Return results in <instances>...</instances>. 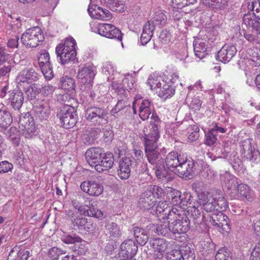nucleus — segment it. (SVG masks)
<instances>
[{"mask_svg": "<svg viewBox=\"0 0 260 260\" xmlns=\"http://www.w3.org/2000/svg\"><path fill=\"white\" fill-rule=\"evenodd\" d=\"M170 216L169 222L173 237L176 238V235L185 233L189 230L190 225L189 217L181 208L175 210L174 213H172Z\"/></svg>", "mask_w": 260, "mask_h": 260, "instance_id": "nucleus-1", "label": "nucleus"}, {"mask_svg": "<svg viewBox=\"0 0 260 260\" xmlns=\"http://www.w3.org/2000/svg\"><path fill=\"white\" fill-rule=\"evenodd\" d=\"M198 204H199L201 209L203 208L207 212L224 211L228 206L227 201L224 196L213 197L209 194H201Z\"/></svg>", "mask_w": 260, "mask_h": 260, "instance_id": "nucleus-2", "label": "nucleus"}, {"mask_svg": "<svg viewBox=\"0 0 260 260\" xmlns=\"http://www.w3.org/2000/svg\"><path fill=\"white\" fill-rule=\"evenodd\" d=\"M76 42L72 37L67 38L63 44H59L56 47V53L62 64L74 61L76 59Z\"/></svg>", "mask_w": 260, "mask_h": 260, "instance_id": "nucleus-3", "label": "nucleus"}, {"mask_svg": "<svg viewBox=\"0 0 260 260\" xmlns=\"http://www.w3.org/2000/svg\"><path fill=\"white\" fill-rule=\"evenodd\" d=\"M164 191L159 186L151 185L141 195L139 204L141 208L150 210L156 203V199H160L164 196Z\"/></svg>", "mask_w": 260, "mask_h": 260, "instance_id": "nucleus-4", "label": "nucleus"}, {"mask_svg": "<svg viewBox=\"0 0 260 260\" xmlns=\"http://www.w3.org/2000/svg\"><path fill=\"white\" fill-rule=\"evenodd\" d=\"M56 116L62 126L67 129L73 127L77 122L76 110L74 107L68 105L57 110Z\"/></svg>", "mask_w": 260, "mask_h": 260, "instance_id": "nucleus-5", "label": "nucleus"}, {"mask_svg": "<svg viewBox=\"0 0 260 260\" xmlns=\"http://www.w3.org/2000/svg\"><path fill=\"white\" fill-rule=\"evenodd\" d=\"M96 68L94 66L88 65L79 68L77 78L80 83V89L88 90L93 86V80L96 75Z\"/></svg>", "mask_w": 260, "mask_h": 260, "instance_id": "nucleus-6", "label": "nucleus"}, {"mask_svg": "<svg viewBox=\"0 0 260 260\" xmlns=\"http://www.w3.org/2000/svg\"><path fill=\"white\" fill-rule=\"evenodd\" d=\"M44 37L42 29L38 26L27 29L21 37L22 44L27 48L36 47L39 43L44 40Z\"/></svg>", "mask_w": 260, "mask_h": 260, "instance_id": "nucleus-7", "label": "nucleus"}, {"mask_svg": "<svg viewBox=\"0 0 260 260\" xmlns=\"http://www.w3.org/2000/svg\"><path fill=\"white\" fill-rule=\"evenodd\" d=\"M107 114L105 108L91 106L85 110L84 117L92 124L99 126L107 122Z\"/></svg>", "mask_w": 260, "mask_h": 260, "instance_id": "nucleus-8", "label": "nucleus"}, {"mask_svg": "<svg viewBox=\"0 0 260 260\" xmlns=\"http://www.w3.org/2000/svg\"><path fill=\"white\" fill-rule=\"evenodd\" d=\"M67 215L73 225L74 229L78 230L81 233L90 232L92 231V223L77 211L69 210Z\"/></svg>", "mask_w": 260, "mask_h": 260, "instance_id": "nucleus-9", "label": "nucleus"}, {"mask_svg": "<svg viewBox=\"0 0 260 260\" xmlns=\"http://www.w3.org/2000/svg\"><path fill=\"white\" fill-rule=\"evenodd\" d=\"M19 125L20 131L25 138L30 139L38 134L34 118L29 112L20 115Z\"/></svg>", "mask_w": 260, "mask_h": 260, "instance_id": "nucleus-10", "label": "nucleus"}, {"mask_svg": "<svg viewBox=\"0 0 260 260\" xmlns=\"http://www.w3.org/2000/svg\"><path fill=\"white\" fill-rule=\"evenodd\" d=\"M252 140L246 139L241 141L239 144V150L242 156L251 162L257 164L260 161L258 150L252 145Z\"/></svg>", "mask_w": 260, "mask_h": 260, "instance_id": "nucleus-11", "label": "nucleus"}, {"mask_svg": "<svg viewBox=\"0 0 260 260\" xmlns=\"http://www.w3.org/2000/svg\"><path fill=\"white\" fill-rule=\"evenodd\" d=\"M175 173L182 178H192L196 171L195 164L192 160H189L187 155H184Z\"/></svg>", "mask_w": 260, "mask_h": 260, "instance_id": "nucleus-12", "label": "nucleus"}, {"mask_svg": "<svg viewBox=\"0 0 260 260\" xmlns=\"http://www.w3.org/2000/svg\"><path fill=\"white\" fill-rule=\"evenodd\" d=\"M135 161L132 156H125L121 158L119 162V167L117 169L118 176L123 180L129 178L131 169L134 167Z\"/></svg>", "mask_w": 260, "mask_h": 260, "instance_id": "nucleus-13", "label": "nucleus"}, {"mask_svg": "<svg viewBox=\"0 0 260 260\" xmlns=\"http://www.w3.org/2000/svg\"><path fill=\"white\" fill-rule=\"evenodd\" d=\"M222 212L218 211L210 215L209 221L214 226L226 232L230 230L229 219Z\"/></svg>", "mask_w": 260, "mask_h": 260, "instance_id": "nucleus-14", "label": "nucleus"}, {"mask_svg": "<svg viewBox=\"0 0 260 260\" xmlns=\"http://www.w3.org/2000/svg\"><path fill=\"white\" fill-rule=\"evenodd\" d=\"M145 153L148 162L153 166H157L163 162L159 159L160 153L158 150L157 144H144Z\"/></svg>", "mask_w": 260, "mask_h": 260, "instance_id": "nucleus-15", "label": "nucleus"}, {"mask_svg": "<svg viewBox=\"0 0 260 260\" xmlns=\"http://www.w3.org/2000/svg\"><path fill=\"white\" fill-rule=\"evenodd\" d=\"M144 144H157L159 138L158 124L151 121L148 127L145 126L143 129Z\"/></svg>", "mask_w": 260, "mask_h": 260, "instance_id": "nucleus-16", "label": "nucleus"}, {"mask_svg": "<svg viewBox=\"0 0 260 260\" xmlns=\"http://www.w3.org/2000/svg\"><path fill=\"white\" fill-rule=\"evenodd\" d=\"M120 248L119 257L124 259L133 258L138 251V246L132 239L124 241L120 245Z\"/></svg>", "mask_w": 260, "mask_h": 260, "instance_id": "nucleus-17", "label": "nucleus"}, {"mask_svg": "<svg viewBox=\"0 0 260 260\" xmlns=\"http://www.w3.org/2000/svg\"><path fill=\"white\" fill-rule=\"evenodd\" d=\"M231 197L234 199L246 200L248 201L253 200V192L247 184L239 183L236 189L232 191Z\"/></svg>", "mask_w": 260, "mask_h": 260, "instance_id": "nucleus-18", "label": "nucleus"}, {"mask_svg": "<svg viewBox=\"0 0 260 260\" xmlns=\"http://www.w3.org/2000/svg\"><path fill=\"white\" fill-rule=\"evenodd\" d=\"M149 245L150 248L154 251L153 257L155 259L161 258L168 246L167 241L161 238H156L150 241Z\"/></svg>", "mask_w": 260, "mask_h": 260, "instance_id": "nucleus-19", "label": "nucleus"}, {"mask_svg": "<svg viewBox=\"0 0 260 260\" xmlns=\"http://www.w3.org/2000/svg\"><path fill=\"white\" fill-rule=\"evenodd\" d=\"M81 190L91 196L98 197L103 191V186L92 180L85 181L81 183Z\"/></svg>", "mask_w": 260, "mask_h": 260, "instance_id": "nucleus-20", "label": "nucleus"}, {"mask_svg": "<svg viewBox=\"0 0 260 260\" xmlns=\"http://www.w3.org/2000/svg\"><path fill=\"white\" fill-rule=\"evenodd\" d=\"M186 153H179L172 151L167 155L165 162L167 168L171 171L175 172L179 165L180 164V159Z\"/></svg>", "mask_w": 260, "mask_h": 260, "instance_id": "nucleus-21", "label": "nucleus"}, {"mask_svg": "<svg viewBox=\"0 0 260 260\" xmlns=\"http://www.w3.org/2000/svg\"><path fill=\"white\" fill-rule=\"evenodd\" d=\"M237 51L234 45L225 44L218 52L216 59L223 63L228 62L235 56Z\"/></svg>", "mask_w": 260, "mask_h": 260, "instance_id": "nucleus-22", "label": "nucleus"}, {"mask_svg": "<svg viewBox=\"0 0 260 260\" xmlns=\"http://www.w3.org/2000/svg\"><path fill=\"white\" fill-rule=\"evenodd\" d=\"M178 208L175 207H170L166 202H159L156 207L155 213L158 218L160 219L169 220L171 214L175 212V210Z\"/></svg>", "mask_w": 260, "mask_h": 260, "instance_id": "nucleus-23", "label": "nucleus"}, {"mask_svg": "<svg viewBox=\"0 0 260 260\" xmlns=\"http://www.w3.org/2000/svg\"><path fill=\"white\" fill-rule=\"evenodd\" d=\"M103 153L104 151L100 148H91L85 153L86 159L90 166L95 168V166L99 163L102 158Z\"/></svg>", "mask_w": 260, "mask_h": 260, "instance_id": "nucleus-24", "label": "nucleus"}, {"mask_svg": "<svg viewBox=\"0 0 260 260\" xmlns=\"http://www.w3.org/2000/svg\"><path fill=\"white\" fill-rule=\"evenodd\" d=\"M39 79V76L35 70L32 68L26 69L20 72L16 78L18 84L31 83Z\"/></svg>", "mask_w": 260, "mask_h": 260, "instance_id": "nucleus-25", "label": "nucleus"}, {"mask_svg": "<svg viewBox=\"0 0 260 260\" xmlns=\"http://www.w3.org/2000/svg\"><path fill=\"white\" fill-rule=\"evenodd\" d=\"M114 158L111 152L103 153L98 164L95 166V169L98 172H103L111 169L114 164Z\"/></svg>", "mask_w": 260, "mask_h": 260, "instance_id": "nucleus-26", "label": "nucleus"}, {"mask_svg": "<svg viewBox=\"0 0 260 260\" xmlns=\"http://www.w3.org/2000/svg\"><path fill=\"white\" fill-rule=\"evenodd\" d=\"M8 103L15 110L19 111L24 101L23 92L19 90L9 92Z\"/></svg>", "mask_w": 260, "mask_h": 260, "instance_id": "nucleus-27", "label": "nucleus"}, {"mask_svg": "<svg viewBox=\"0 0 260 260\" xmlns=\"http://www.w3.org/2000/svg\"><path fill=\"white\" fill-rule=\"evenodd\" d=\"M105 228L106 234L109 235V238L112 240L116 241L117 238H120L122 235V229L116 222L106 220Z\"/></svg>", "mask_w": 260, "mask_h": 260, "instance_id": "nucleus-28", "label": "nucleus"}, {"mask_svg": "<svg viewBox=\"0 0 260 260\" xmlns=\"http://www.w3.org/2000/svg\"><path fill=\"white\" fill-rule=\"evenodd\" d=\"M220 180L224 183L225 188L228 190V193L232 196V192L236 189L240 180L236 177L226 172L220 177Z\"/></svg>", "mask_w": 260, "mask_h": 260, "instance_id": "nucleus-29", "label": "nucleus"}, {"mask_svg": "<svg viewBox=\"0 0 260 260\" xmlns=\"http://www.w3.org/2000/svg\"><path fill=\"white\" fill-rule=\"evenodd\" d=\"M88 12L91 17L98 19L106 20L111 18V14L109 11L96 5L89 6Z\"/></svg>", "mask_w": 260, "mask_h": 260, "instance_id": "nucleus-30", "label": "nucleus"}, {"mask_svg": "<svg viewBox=\"0 0 260 260\" xmlns=\"http://www.w3.org/2000/svg\"><path fill=\"white\" fill-rule=\"evenodd\" d=\"M254 18L251 13L248 12L243 16L242 24L251 28L254 34L258 35L260 34V22Z\"/></svg>", "mask_w": 260, "mask_h": 260, "instance_id": "nucleus-31", "label": "nucleus"}, {"mask_svg": "<svg viewBox=\"0 0 260 260\" xmlns=\"http://www.w3.org/2000/svg\"><path fill=\"white\" fill-rule=\"evenodd\" d=\"M35 116L41 121L47 120L50 115V109L48 104L44 102L34 107Z\"/></svg>", "mask_w": 260, "mask_h": 260, "instance_id": "nucleus-32", "label": "nucleus"}, {"mask_svg": "<svg viewBox=\"0 0 260 260\" xmlns=\"http://www.w3.org/2000/svg\"><path fill=\"white\" fill-rule=\"evenodd\" d=\"M13 121L11 113L3 105H0V129L5 131L12 124Z\"/></svg>", "mask_w": 260, "mask_h": 260, "instance_id": "nucleus-33", "label": "nucleus"}, {"mask_svg": "<svg viewBox=\"0 0 260 260\" xmlns=\"http://www.w3.org/2000/svg\"><path fill=\"white\" fill-rule=\"evenodd\" d=\"M193 45L194 54L200 59L204 58L209 54V50H208L207 45L203 40L196 39L193 41Z\"/></svg>", "mask_w": 260, "mask_h": 260, "instance_id": "nucleus-34", "label": "nucleus"}, {"mask_svg": "<svg viewBox=\"0 0 260 260\" xmlns=\"http://www.w3.org/2000/svg\"><path fill=\"white\" fill-rule=\"evenodd\" d=\"M131 103L129 98L118 99L117 104L111 111L112 115H115L119 112H126L131 109Z\"/></svg>", "mask_w": 260, "mask_h": 260, "instance_id": "nucleus-35", "label": "nucleus"}, {"mask_svg": "<svg viewBox=\"0 0 260 260\" xmlns=\"http://www.w3.org/2000/svg\"><path fill=\"white\" fill-rule=\"evenodd\" d=\"M150 229L153 228V230L155 233L158 235H161L164 236H173L172 235V230L171 229V224L169 222L164 221L158 223L157 225H155L154 224H150Z\"/></svg>", "mask_w": 260, "mask_h": 260, "instance_id": "nucleus-36", "label": "nucleus"}, {"mask_svg": "<svg viewBox=\"0 0 260 260\" xmlns=\"http://www.w3.org/2000/svg\"><path fill=\"white\" fill-rule=\"evenodd\" d=\"M161 84L162 86L158 91L160 98L166 99L174 94L175 89L172 84L167 83L164 80H162Z\"/></svg>", "mask_w": 260, "mask_h": 260, "instance_id": "nucleus-37", "label": "nucleus"}, {"mask_svg": "<svg viewBox=\"0 0 260 260\" xmlns=\"http://www.w3.org/2000/svg\"><path fill=\"white\" fill-rule=\"evenodd\" d=\"M133 230L134 235L137 243L142 246L144 245L148 240V235L147 231L138 226L134 227Z\"/></svg>", "mask_w": 260, "mask_h": 260, "instance_id": "nucleus-38", "label": "nucleus"}, {"mask_svg": "<svg viewBox=\"0 0 260 260\" xmlns=\"http://www.w3.org/2000/svg\"><path fill=\"white\" fill-rule=\"evenodd\" d=\"M200 207L199 204L197 206H190L187 211L188 216L192 218L193 219L194 224H199L203 220L201 217V211L199 209Z\"/></svg>", "mask_w": 260, "mask_h": 260, "instance_id": "nucleus-39", "label": "nucleus"}, {"mask_svg": "<svg viewBox=\"0 0 260 260\" xmlns=\"http://www.w3.org/2000/svg\"><path fill=\"white\" fill-rule=\"evenodd\" d=\"M207 7L215 10H223L227 6L228 0H203Z\"/></svg>", "mask_w": 260, "mask_h": 260, "instance_id": "nucleus-40", "label": "nucleus"}, {"mask_svg": "<svg viewBox=\"0 0 260 260\" xmlns=\"http://www.w3.org/2000/svg\"><path fill=\"white\" fill-rule=\"evenodd\" d=\"M182 260H194L195 253L194 250L189 245L186 244L180 247Z\"/></svg>", "mask_w": 260, "mask_h": 260, "instance_id": "nucleus-41", "label": "nucleus"}, {"mask_svg": "<svg viewBox=\"0 0 260 260\" xmlns=\"http://www.w3.org/2000/svg\"><path fill=\"white\" fill-rule=\"evenodd\" d=\"M26 98L28 100H32L41 92V88L36 84H33L31 86L24 89Z\"/></svg>", "mask_w": 260, "mask_h": 260, "instance_id": "nucleus-42", "label": "nucleus"}, {"mask_svg": "<svg viewBox=\"0 0 260 260\" xmlns=\"http://www.w3.org/2000/svg\"><path fill=\"white\" fill-rule=\"evenodd\" d=\"M62 241L67 244H74L75 245L79 242L82 241V239L75 233L64 235L62 237Z\"/></svg>", "mask_w": 260, "mask_h": 260, "instance_id": "nucleus-43", "label": "nucleus"}, {"mask_svg": "<svg viewBox=\"0 0 260 260\" xmlns=\"http://www.w3.org/2000/svg\"><path fill=\"white\" fill-rule=\"evenodd\" d=\"M87 209L84 210V212L86 213L87 216L99 219H102L104 217L103 212L93 205L91 204L89 206H87Z\"/></svg>", "mask_w": 260, "mask_h": 260, "instance_id": "nucleus-44", "label": "nucleus"}, {"mask_svg": "<svg viewBox=\"0 0 260 260\" xmlns=\"http://www.w3.org/2000/svg\"><path fill=\"white\" fill-rule=\"evenodd\" d=\"M60 87L63 89L72 90L73 89L75 86L74 79L72 78L67 76H64L60 79Z\"/></svg>", "mask_w": 260, "mask_h": 260, "instance_id": "nucleus-45", "label": "nucleus"}, {"mask_svg": "<svg viewBox=\"0 0 260 260\" xmlns=\"http://www.w3.org/2000/svg\"><path fill=\"white\" fill-rule=\"evenodd\" d=\"M167 17L164 12L161 10L156 11L153 18V20L151 22L155 26L160 27L163 23H165Z\"/></svg>", "mask_w": 260, "mask_h": 260, "instance_id": "nucleus-46", "label": "nucleus"}, {"mask_svg": "<svg viewBox=\"0 0 260 260\" xmlns=\"http://www.w3.org/2000/svg\"><path fill=\"white\" fill-rule=\"evenodd\" d=\"M87 244V242L82 239V241L73 246L72 250L78 255H84L88 250Z\"/></svg>", "mask_w": 260, "mask_h": 260, "instance_id": "nucleus-47", "label": "nucleus"}, {"mask_svg": "<svg viewBox=\"0 0 260 260\" xmlns=\"http://www.w3.org/2000/svg\"><path fill=\"white\" fill-rule=\"evenodd\" d=\"M215 260H232V253L228 249H220L215 256Z\"/></svg>", "mask_w": 260, "mask_h": 260, "instance_id": "nucleus-48", "label": "nucleus"}, {"mask_svg": "<svg viewBox=\"0 0 260 260\" xmlns=\"http://www.w3.org/2000/svg\"><path fill=\"white\" fill-rule=\"evenodd\" d=\"M154 170L155 174L158 179L162 181H167L170 178L164 166H161V164L155 166Z\"/></svg>", "mask_w": 260, "mask_h": 260, "instance_id": "nucleus-49", "label": "nucleus"}, {"mask_svg": "<svg viewBox=\"0 0 260 260\" xmlns=\"http://www.w3.org/2000/svg\"><path fill=\"white\" fill-rule=\"evenodd\" d=\"M111 27V24L101 23L98 24L95 28V31L98 32L99 35L108 38Z\"/></svg>", "mask_w": 260, "mask_h": 260, "instance_id": "nucleus-50", "label": "nucleus"}, {"mask_svg": "<svg viewBox=\"0 0 260 260\" xmlns=\"http://www.w3.org/2000/svg\"><path fill=\"white\" fill-rule=\"evenodd\" d=\"M248 8L250 11H253L252 13L255 18L260 20V0L253 1L251 4H249Z\"/></svg>", "mask_w": 260, "mask_h": 260, "instance_id": "nucleus-51", "label": "nucleus"}, {"mask_svg": "<svg viewBox=\"0 0 260 260\" xmlns=\"http://www.w3.org/2000/svg\"><path fill=\"white\" fill-rule=\"evenodd\" d=\"M112 89L115 90L117 94L119 96V99L128 98L126 89L124 88L121 84L113 83L111 85Z\"/></svg>", "mask_w": 260, "mask_h": 260, "instance_id": "nucleus-52", "label": "nucleus"}, {"mask_svg": "<svg viewBox=\"0 0 260 260\" xmlns=\"http://www.w3.org/2000/svg\"><path fill=\"white\" fill-rule=\"evenodd\" d=\"M214 132L210 129L205 133V143L207 145L211 146L216 143L217 139Z\"/></svg>", "mask_w": 260, "mask_h": 260, "instance_id": "nucleus-53", "label": "nucleus"}, {"mask_svg": "<svg viewBox=\"0 0 260 260\" xmlns=\"http://www.w3.org/2000/svg\"><path fill=\"white\" fill-rule=\"evenodd\" d=\"M162 80H163L161 79V77H157L156 78L149 77L147 84H149L151 90L156 88L160 89L162 86Z\"/></svg>", "mask_w": 260, "mask_h": 260, "instance_id": "nucleus-54", "label": "nucleus"}, {"mask_svg": "<svg viewBox=\"0 0 260 260\" xmlns=\"http://www.w3.org/2000/svg\"><path fill=\"white\" fill-rule=\"evenodd\" d=\"M108 38L116 39L119 41H121L122 39V34L120 29L112 25Z\"/></svg>", "mask_w": 260, "mask_h": 260, "instance_id": "nucleus-55", "label": "nucleus"}, {"mask_svg": "<svg viewBox=\"0 0 260 260\" xmlns=\"http://www.w3.org/2000/svg\"><path fill=\"white\" fill-rule=\"evenodd\" d=\"M38 60L40 68H43L47 64H50V56L48 52L41 53L38 57Z\"/></svg>", "mask_w": 260, "mask_h": 260, "instance_id": "nucleus-56", "label": "nucleus"}, {"mask_svg": "<svg viewBox=\"0 0 260 260\" xmlns=\"http://www.w3.org/2000/svg\"><path fill=\"white\" fill-rule=\"evenodd\" d=\"M109 8L113 11L122 12L125 10L126 7L122 1H114Z\"/></svg>", "mask_w": 260, "mask_h": 260, "instance_id": "nucleus-57", "label": "nucleus"}, {"mask_svg": "<svg viewBox=\"0 0 260 260\" xmlns=\"http://www.w3.org/2000/svg\"><path fill=\"white\" fill-rule=\"evenodd\" d=\"M41 69L46 79L50 80L53 77L54 74L51 64H47Z\"/></svg>", "mask_w": 260, "mask_h": 260, "instance_id": "nucleus-58", "label": "nucleus"}, {"mask_svg": "<svg viewBox=\"0 0 260 260\" xmlns=\"http://www.w3.org/2000/svg\"><path fill=\"white\" fill-rule=\"evenodd\" d=\"M62 252L60 249L54 247L50 249L48 255L52 260H56L58 259L59 255L62 254Z\"/></svg>", "mask_w": 260, "mask_h": 260, "instance_id": "nucleus-59", "label": "nucleus"}, {"mask_svg": "<svg viewBox=\"0 0 260 260\" xmlns=\"http://www.w3.org/2000/svg\"><path fill=\"white\" fill-rule=\"evenodd\" d=\"M234 158H230L231 165L233 169L236 171H240L243 168V163L238 157H235L234 155Z\"/></svg>", "mask_w": 260, "mask_h": 260, "instance_id": "nucleus-60", "label": "nucleus"}, {"mask_svg": "<svg viewBox=\"0 0 260 260\" xmlns=\"http://www.w3.org/2000/svg\"><path fill=\"white\" fill-rule=\"evenodd\" d=\"M168 260H181L182 256L181 254L180 248L177 249H173L170 252L167 253Z\"/></svg>", "mask_w": 260, "mask_h": 260, "instance_id": "nucleus-61", "label": "nucleus"}, {"mask_svg": "<svg viewBox=\"0 0 260 260\" xmlns=\"http://www.w3.org/2000/svg\"><path fill=\"white\" fill-rule=\"evenodd\" d=\"M11 57L8 51L5 47L0 46V64L6 62Z\"/></svg>", "mask_w": 260, "mask_h": 260, "instance_id": "nucleus-62", "label": "nucleus"}, {"mask_svg": "<svg viewBox=\"0 0 260 260\" xmlns=\"http://www.w3.org/2000/svg\"><path fill=\"white\" fill-rule=\"evenodd\" d=\"M214 246L213 243L209 241H203L201 242V249L208 253L212 252L214 250Z\"/></svg>", "mask_w": 260, "mask_h": 260, "instance_id": "nucleus-63", "label": "nucleus"}, {"mask_svg": "<svg viewBox=\"0 0 260 260\" xmlns=\"http://www.w3.org/2000/svg\"><path fill=\"white\" fill-rule=\"evenodd\" d=\"M251 260H260V241L256 244L251 253Z\"/></svg>", "mask_w": 260, "mask_h": 260, "instance_id": "nucleus-64", "label": "nucleus"}]
</instances>
